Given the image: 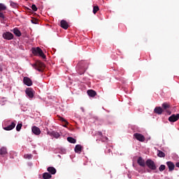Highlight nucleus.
I'll use <instances>...</instances> for the list:
<instances>
[{
    "label": "nucleus",
    "mask_w": 179,
    "mask_h": 179,
    "mask_svg": "<svg viewBox=\"0 0 179 179\" xmlns=\"http://www.w3.org/2000/svg\"><path fill=\"white\" fill-rule=\"evenodd\" d=\"M99 6H95L93 7L94 15H96V13H97V12H99Z\"/></svg>",
    "instance_id": "bb28decb"
},
{
    "label": "nucleus",
    "mask_w": 179,
    "mask_h": 179,
    "mask_svg": "<svg viewBox=\"0 0 179 179\" xmlns=\"http://www.w3.org/2000/svg\"><path fill=\"white\" fill-rule=\"evenodd\" d=\"M179 120V114L172 115L169 117V121L170 122H176V121H178Z\"/></svg>",
    "instance_id": "1a4fd4ad"
},
{
    "label": "nucleus",
    "mask_w": 179,
    "mask_h": 179,
    "mask_svg": "<svg viewBox=\"0 0 179 179\" xmlns=\"http://www.w3.org/2000/svg\"><path fill=\"white\" fill-rule=\"evenodd\" d=\"M52 176H51V174L48 173H44L43 174V179H50L52 178Z\"/></svg>",
    "instance_id": "5701e85b"
},
{
    "label": "nucleus",
    "mask_w": 179,
    "mask_h": 179,
    "mask_svg": "<svg viewBox=\"0 0 179 179\" xmlns=\"http://www.w3.org/2000/svg\"><path fill=\"white\" fill-rule=\"evenodd\" d=\"M31 9L32 10H34V12H37V6H36V4H33L31 6Z\"/></svg>",
    "instance_id": "7c9ffc66"
},
{
    "label": "nucleus",
    "mask_w": 179,
    "mask_h": 179,
    "mask_svg": "<svg viewBox=\"0 0 179 179\" xmlns=\"http://www.w3.org/2000/svg\"><path fill=\"white\" fill-rule=\"evenodd\" d=\"M13 33H14V34L17 36V37H20V36H22V32H20V31L17 28H14L13 30Z\"/></svg>",
    "instance_id": "6ab92c4d"
},
{
    "label": "nucleus",
    "mask_w": 179,
    "mask_h": 179,
    "mask_svg": "<svg viewBox=\"0 0 179 179\" xmlns=\"http://www.w3.org/2000/svg\"><path fill=\"white\" fill-rule=\"evenodd\" d=\"M0 72H2V66H0Z\"/></svg>",
    "instance_id": "c9c22d12"
},
{
    "label": "nucleus",
    "mask_w": 179,
    "mask_h": 179,
    "mask_svg": "<svg viewBox=\"0 0 179 179\" xmlns=\"http://www.w3.org/2000/svg\"><path fill=\"white\" fill-rule=\"evenodd\" d=\"M162 108L164 110H167V108H170V103H162Z\"/></svg>",
    "instance_id": "a878e982"
},
{
    "label": "nucleus",
    "mask_w": 179,
    "mask_h": 179,
    "mask_svg": "<svg viewBox=\"0 0 179 179\" xmlns=\"http://www.w3.org/2000/svg\"><path fill=\"white\" fill-rule=\"evenodd\" d=\"M157 156L158 157H166V154L163 152V151L157 150Z\"/></svg>",
    "instance_id": "b1692460"
},
{
    "label": "nucleus",
    "mask_w": 179,
    "mask_h": 179,
    "mask_svg": "<svg viewBox=\"0 0 179 179\" xmlns=\"http://www.w3.org/2000/svg\"><path fill=\"white\" fill-rule=\"evenodd\" d=\"M78 66H80L78 69V73H80V75H83L87 70L89 64H87L86 66H83V64H78Z\"/></svg>",
    "instance_id": "39448f33"
},
{
    "label": "nucleus",
    "mask_w": 179,
    "mask_h": 179,
    "mask_svg": "<svg viewBox=\"0 0 179 179\" xmlns=\"http://www.w3.org/2000/svg\"><path fill=\"white\" fill-rule=\"evenodd\" d=\"M31 131L33 134H34V135H40V134H41V131L40 130V128L36 126L32 127Z\"/></svg>",
    "instance_id": "f8f14e48"
},
{
    "label": "nucleus",
    "mask_w": 179,
    "mask_h": 179,
    "mask_svg": "<svg viewBox=\"0 0 179 179\" xmlns=\"http://www.w3.org/2000/svg\"><path fill=\"white\" fill-rule=\"evenodd\" d=\"M108 153H110L111 150H108Z\"/></svg>",
    "instance_id": "4c0bfd02"
},
{
    "label": "nucleus",
    "mask_w": 179,
    "mask_h": 179,
    "mask_svg": "<svg viewBox=\"0 0 179 179\" xmlns=\"http://www.w3.org/2000/svg\"><path fill=\"white\" fill-rule=\"evenodd\" d=\"M81 110H82V111H85V109H83V108H81Z\"/></svg>",
    "instance_id": "e433bc0d"
},
{
    "label": "nucleus",
    "mask_w": 179,
    "mask_h": 179,
    "mask_svg": "<svg viewBox=\"0 0 179 179\" xmlns=\"http://www.w3.org/2000/svg\"><path fill=\"white\" fill-rule=\"evenodd\" d=\"M154 113L155 114H158L159 115H161V114H163V108H162V107L160 106H157L154 109Z\"/></svg>",
    "instance_id": "4468645a"
},
{
    "label": "nucleus",
    "mask_w": 179,
    "mask_h": 179,
    "mask_svg": "<svg viewBox=\"0 0 179 179\" xmlns=\"http://www.w3.org/2000/svg\"><path fill=\"white\" fill-rule=\"evenodd\" d=\"M32 66H34L36 71H38V72H43L44 68H45V64L41 61H37Z\"/></svg>",
    "instance_id": "f03ea898"
},
{
    "label": "nucleus",
    "mask_w": 179,
    "mask_h": 179,
    "mask_svg": "<svg viewBox=\"0 0 179 179\" xmlns=\"http://www.w3.org/2000/svg\"><path fill=\"white\" fill-rule=\"evenodd\" d=\"M96 135H98L99 136H103V133H101V131H98L96 133Z\"/></svg>",
    "instance_id": "72a5a7b5"
},
{
    "label": "nucleus",
    "mask_w": 179,
    "mask_h": 179,
    "mask_svg": "<svg viewBox=\"0 0 179 179\" xmlns=\"http://www.w3.org/2000/svg\"><path fill=\"white\" fill-rule=\"evenodd\" d=\"M87 93L88 96H90V97H94L96 96V94H97L96 91H94L93 90H87Z\"/></svg>",
    "instance_id": "a211bd4d"
},
{
    "label": "nucleus",
    "mask_w": 179,
    "mask_h": 179,
    "mask_svg": "<svg viewBox=\"0 0 179 179\" xmlns=\"http://www.w3.org/2000/svg\"><path fill=\"white\" fill-rule=\"evenodd\" d=\"M134 138H136V139L137 141H139V142H145V136L139 134V133H135L134 134Z\"/></svg>",
    "instance_id": "0eeeda50"
},
{
    "label": "nucleus",
    "mask_w": 179,
    "mask_h": 179,
    "mask_svg": "<svg viewBox=\"0 0 179 179\" xmlns=\"http://www.w3.org/2000/svg\"><path fill=\"white\" fill-rule=\"evenodd\" d=\"M168 113H169V115L171 114V112H168Z\"/></svg>",
    "instance_id": "ea45409f"
},
{
    "label": "nucleus",
    "mask_w": 179,
    "mask_h": 179,
    "mask_svg": "<svg viewBox=\"0 0 179 179\" xmlns=\"http://www.w3.org/2000/svg\"><path fill=\"white\" fill-rule=\"evenodd\" d=\"M148 173H150V170H148Z\"/></svg>",
    "instance_id": "58836bf2"
},
{
    "label": "nucleus",
    "mask_w": 179,
    "mask_h": 179,
    "mask_svg": "<svg viewBox=\"0 0 179 179\" xmlns=\"http://www.w3.org/2000/svg\"><path fill=\"white\" fill-rule=\"evenodd\" d=\"M48 171L50 173V174H55L57 173V169H55L54 166H49L48 168Z\"/></svg>",
    "instance_id": "aec40b11"
},
{
    "label": "nucleus",
    "mask_w": 179,
    "mask_h": 179,
    "mask_svg": "<svg viewBox=\"0 0 179 179\" xmlns=\"http://www.w3.org/2000/svg\"><path fill=\"white\" fill-rule=\"evenodd\" d=\"M83 149V147L81 145H76L74 148V150H75L76 153L80 154Z\"/></svg>",
    "instance_id": "f3484780"
},
{
    "label": "nucleus",
    "mask_w": 179,
    "mask_h": 179,
    "mask_svg": "<svg viewBox=\"0 0 179 179\" xmlns=\"http://www.w3.org/2000/svg\"><path fill=\"white\" fill-rule=\"evenodd\" d=\"M22 127H23V124L22 123H18L17 127H16V131L19 132L20 129H22Z\"/></svg>",
    "instance_id": "cd10ccee"
},
{
    "label": "nucleus",
    "mask_w": 179,
    "mask_h": 179,
    "mask_svg": "<svg viewBox=\"0 0 179 179\" xmlns=\"http://www.w3.org/2000/svg\"><path fill=\"white\" fill-rule=\"evenodd\" d=\"M67 141L70 143H76V139L73 138V137H68Z\"/></svg>",
    "instance_id": "393cba45"
},
{
    "label": "nucleus",
    "mask_w": 179,
    "mask_h": 179,
    "mask_svg": "<svg viewBox=\"0 0 179 179\" xmlns=\"http://www.w3.org/2000/svg\"><path fill=\"white\" fill-rule=\"evenodd\" d=\"M10 6H12V8H17V3H16L12 1H10Z\"/></svg>",
    "instance_id": "c85d7f7f"
},
{
    "label": "nucleus",
    "mask_w": 179,
    "mask_h": 179,
    "mask_svg": "<svg viewBox=\"0 0 179 179\" xmlns=\"http://www.w3.org/2000/svg\"><path fill=\"white\" fill-rule=\"evenodd\" d=\"M23 83H24L27 86H31L33 85V81H31L30 78L24 77L23 78Z\"/></svg>",
    "instance_id": "9d476101"
},
{
    "label": "nucleus",
    "mask_w": 179,
    "mask_h": 179,
    "mask_svg": "<svg viewBox=\"0 0 179 179\" xmlns=\"http://www.w3.org/2000/svg\"><path fill=\"white\" fill-rule=\"evenodd\" d=\"M13 34L7 31L3 34V38H4L5 40H13Z\"/></svg>",
    "instance_id": "423d86ee"
},
{
    "label": "nucleus",
    "mask_w": 179,
    "mask_h": 179,
    "mask_svg": "<svg viewBox=\"0 0 179 179\" xmlns=\"http://www.w3.org/2000/svg\"><path fill=\"white\" fill-rule=\"evenodd\" d=\"M50 136H54V138H56L57 139H58V138L61 136V135H59V133L57 131H52L51 133H50Z\"/></svg>",
    "instance_id": "412c9836"
},
{
    "label": "nucleus",
    "mask_w": 179,
    "mask_h": 179,
    "mask_svg": "<svg viewBox=\"0 0 179 179\" xmlns=\"http://www.w3.org/2000/svg\"><path fill=\"white\" fill-rule=\"evenodd\" d=\"M60 26H61V27H62V29H64V30L68 29V28L69 27V24H68V22L64 20H62L60 22Z\"/></svg>",
    "instance_id": "9b49d317"
},
{
    "label": "nucleus",
    "mask_w": 179,
    "mask_h": 179,
    "mask_svg": "<svg viewBox=\"0 0 179 179\" xmlns=\"http://www.w3.org/2000/svg\"><path fill=\"white\" fill-rule=\"evenodd\" d=\"M25 93L28 97H29V99H33V97H34V90H33L31 88H27Z\"/></svg>",
    "instance_id": "6e6552de"
},
{
    "label": "nucleus",
    "mask_w": 179,
    "mask_h": 179,
    "mask_svg": "<svg viewBox=\"0 0 179 179\" xmlns=\"http://www.w3.org/2000/svg\"><path fill=\"white\" fill-rule=\"evenodd\" d=\"M8 8L6 6L5 4L0 3V18L5 20V10H6Z\"/></svg>",
    "instance_id": "7ed1b4c3"
},
{
    "label": "nucleus",
    "mask_w": 179,
    "mask_h": 179,
    "mask_svg": "<svg viewBox=\"0 0 179 179\" xmlns=\"http://www.w3.org/2000/svg\"><path fill=\"white\" fill-rule=\"evenodd\" d=\"M159 171H164L166 170V166L165 165H161L159 168Z\"/></svg>",
    "instance_id": "c756f323"
},
{
    "label": "nucleus",
    "mask_w": 179,
    "mask_h": 179,
    "mask_svg": "<svg viewBox=\"0 0 179 179\" xmlns=\"http://www.w3.org/2000/svg\"><path fill=\"white\" fill-rule=\"evenodd\" d=\"M6 153H8V151L6 150V148L2 147L0 149V155L1 156H5V155H6Z\"/></svg>",
    "instance_id": "4be33fe9"
},
{
    "label": "nucleus",
    "mask_w": 179,
    "mask_h": 179,
    "mask_svg": "<svg viewBox=\"0 0 179 179\" xmlns=\"http://www.w3.org/2000/svg\"><path fill=\"white\" fill-rule=\"evenodd\" d=\"M137 163L138 165H140L141 167H145L146 166V162H145V160L142 158V157H139Z\"/></svg>",
    "instance_id": "ddd939ff"
},
{
    "label": "nucleus",
    "mask_w": 179,
    "mask_h": 179,
    "mask_svg": "<svg viewBox=\"0 0 179 179\" xmlns=\"http://www.w3.org/2000/svg\"><path fill=\"white\" fill-rule=\"evenodd\" d=\"M105 139H108L107 137H105Z\"/></svg>",
    "instance_id": "a19ab883"
},
{
    "label": "nucleus",
    "mask_w": 179,
    "mask_h": 179,
    "mask_svg": "<svg viewBox=\"0 0 179 179\" xmlns=\"http://www.w3.org/2000/svg\"><path fill=\"white\" fill-rule=\"evenodd\" d=\"M37 20H36V19H33V20H31V23H33L34 24H37Z\"/></svg>",
    "instance_id": "473e14b6"
},
{
    "label": "nucleus",
    "mask_w": 179,
    "mask_h": 179,
    "mask_svg": "<svg viewBox=\"0 0 179 179\" xmlns=\"http://www.w3.org/2000/svg\"><path fill=\"white\" fill-rule=\"evenodd\" d=\"M145 165L150 169V170H156L157 167L156 166V164L152 159H147L145 162Z\"/></svg>",
    "instance_id": "20e7f679"
},
{
    "label": "nucleus",
    "mask_w": 179,
    "mask_h": 179,
    "mask_svg": "<svg viewBox=\"0 0 179 179\" xmlns=\"http://www.w3.org/2000/svg\"><path fill=\"white\" fill-rule=\"evenodd\" d=\"M32 54L34 55H38L39 57H41L43 59H45V55H44V52H43V50L40 48H32L31 49Z\"/></svg>",
    "instance_id": "f257e3e1"
},
{
    "label": "nucleus",
    "mask_w": 179,
    "mask_h": 179,
    "mask_svg": "<svg viewBox=\"0 0 179 179\" xmlns=\"http://www.w3.org/2000/svg\"><path fill=\"white\" fill-rule=\"evenodd\" d=\"M60 121H62V122H65V124H68V122L64 119V117H60Z\"/></svg>",
    "instance_id": "2f4dec72"
},
{
    "label": "nucleus",
    "mask_w": 179,
    "mask_h": 179,
    "mask_svg": "<svg viewBox=\"0 0 179 179\" xmlns=\"http://www.w3.org/2000/svg\"><path fill=\"white\" fill-rule=\"evenodd\" d=\"M176 167H178V168H179V162L176 163Z\"/></svg>",
    "instance_id": "f704fd0d"
},
{
    "label": "nucleus",
    "mask_w": 179,
    "mask_h": 179,
    "mask_svg": "<svg viewBox=\"0 0 179 179\" xmlns=\"http://www.w3.org/2000/svg\"><path fill=\"white\" fill-rule=\"evenodd\" d=\"M15 127H16V124L13 122L11 123V124L7 126L6 127H4L3 129L5 131H12V129H13V128H15Z\"/></svg>",
    "instance_id": "dca6fc26"
},
{
    "label": "nucleus",
    "mask_w": 179,
    "mask_h": 179,
    "mask_svg": "<svg viewBox=\"0 0 179 179\" xmlns=\"http://www.w3.org/2000/svg\"><path fill=\"white\" fill-rule=\"evenodd\" d=\"M166 166H168L169 171H173V170H174V168L176 167V165H174V163L171 162H167Z\"/></svg>",
    "instance_id": "2eb2a0df"
}]
</instances>
